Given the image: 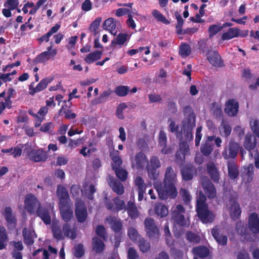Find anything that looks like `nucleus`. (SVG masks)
Instances as JSON below:
<instances>
[{
  "mask_svg": "<svg viewBox=\"0 0 259 259\" xmlns=\"http://www.w3.org/2000/svg\"><path fill=\"white\" fill-rule=\"evenodd\" d=\"M105 205L106 208L112 212H118L125 209V204L123 200L116 196L112 200L105 198Z\"/></svg>",
  "mask_w": 259,
  "mask_h": 259,
  "instance_id": "nucleus-4",
  "label": "nucleus"
},
{
  "mask_svg": "<svg viewBox=\"0 0 259 259\" xmlns=\"http://www.w3.org/2000/svg\"><path fill=\"white\" fill-rule=\"evenodd\" d=\"M219 131L222 136L227 138L230 135L232 127L227 120L223 119L219 127Z\"/></svg>",
  "mask_w": 259,
  "mask_h": 259,
  "instance_id": "nucleus-36",
  "label": "nucleus"
},
{
  "mask_svg": "<svg viewBox=\"0 0 259 259\" xmlns=\"http://www.w3.org/2000/svg\"><path fill=\"white\" fill-rule=\"evenodd\" d=\"M24 206L27 211L31 215H35L41 204L37 198L32 193L27 194L24 198Z\"/></svg>",
  "mask_w": 259,
  "mask_h": 259,
  "instance_id": "nucleus-2",
  "label": "nucleus"
},
{
  "mask_svg": "<svg viewBox=\"0 0 259 259\" xmlns=\"http://www.w3.org/2000/svg\"><path fill=\"white\" fill-rule=\"evenodd\" d=\"M103 27L104 29L108 30L114 36L117 34L115 30L116 23L113 18H109L106 19L103 23Z\"/></svg>",
  "mask_w": 259,
  "mask_h": 259,
  "instance_id": "nucleus-37",
  "label": "nucleus"
},
{
  "mask_svg": "<svg viewBox=\"0 0 259 259\" xmlns=\"http://www.w3.org/2000/svg\"><path fill=\"white\" fill-rule=\"evenodd\" d=\"M127 235L131 240L136 242L141 238L138 231L133 227H130L127 231Z\"/></svg>",
  "mask_w": 259,
  "mask_h": 259,
  "instance_id": "nucleus-58",
  "label": "nucleus"
},
{
  "mask_svg": "<svg viewBox=\"0 0 259 259\" xmlns=\"http://www.w3.org/2000/svg\"><path fill=\"white\" fill-rule=\"evenodd\" d=\"M178 182L177 174L173 168L169 166L166 169L163 180V185L176 188V184Z\"/></svg>",
  "mask_w": 259,
  "mask_h": 259,
  "instance_id": "nucleus-10",
  "label": "nucleus"
},
{
  "mask_svg": "<svg viewBox=\"0 0 259 259\" xmlns=\"http://www.w3.org/2000/svg\"><path fill=\"white\" fill-rule=\"evenodd\" d=\"M116 177L122 182H124L127 178V171L122 168H116L113 170Z\"/></svg>",
  "mask_w": 259,
  "mask_h": 259,
  "instance_id": "nucleus-56",
  "label": "nucleus"
},
{
  "mask_svg": "<svg viewBox=\"0 0 259 259\" xmlns=\"http://www.w3.org/2000/svg\"><path fill=\"white\" fill-rule=\"evenodd\" d=\"M191 53L190 46L186 43H181L179 46V54L182 58H185L189 56Z\"/></svg>",
  "mask_w": 259,
  "mask_h": 259,
  "instance_id": "nucleus-44",
  "label": "nucleus"
},
{
  "mask_svg": "<svg viewBox=\"0 0 259 259\" xmlns=\"http://www.w3.org/2000/svg\"><path fill=\"white\" fill-rule=\"evenodd\" d=\"M35 235L34 231H31L26 227L24 228L22 230L24 243L27 246L32 245L34 243Z\"/></svg>",
  "mask_w": 259,
  "mask_h": 259,
  "instance_id": "nucleus-29",
  "label": "nucleus"
},
{
  "mask_svg": "<svg viewBox=\"0 0 259 259\" xmlns=\"http://www.w3.org/2000/svg\"><path fill=\"white\" fill-rule=\"evenodd\" d=\"M185 209L181 204H178L171 211V219L178 225L182 226H188L189 223H187L185 218L184 214Z\"/></svg>",
  "mask_w": 259,
  "mask_h": 259,
  "instance_id": "nucleus-5",
  "label": "nucleus"
},
{
  "mask_svg": "<svg viewBox=\"0 0 259 259\" xmlns=\"http://www.w3.org/2000/svg\"><path fill=\"white\" fill-rule=\"evenodd\" d=\"M130 89L127 85H119L115 88L114 93L119 97L126 96L130 92Z\"/></svg>",
  "mask_w": 259,
  "mask_h": 259,
  "instance_id": "nucleus-49",
  "label": "nucleus"
},
{
  "mask_svg": "<svg viewBox=\"0 0 259 259\" xmlns=\"http://www.w3.org/2000/svg\"><path fill=\"white\" fill-rule=\"evenodd\" d=\"M102 55V51L97 50L88 54L84 60L87 63L90 64L100 59L101 58Z\"/></svg>",
  "mask_w": 259,
  "mask_h": 259,
  "instance_id": "nucleus-39",
  "label": "nucleus"
},
{
  "mask_svg": "<svg viewBox=\"0 0 259 259\" xmlns=\"http://www.w3.org/2000/svg\"><path fill=\"white\" fill-rule=\"evenodd\" d=\"M54 79V77H46L42 80H40V81L37 84V85L36 86V87L32 88L31 84L29 86V90H32L33 92L30 93V94L33 95L34 93H36L38 92H39L44 89H45L48 86V84L51 82Z\"/></svg>",
  "mask_w": 259,
  "mask_h": 259,
  "instance_id": "nucleus-28",
  "label": "nucleus"
},
{
  "mask_svg": "<svg viewBox=\"0 0 259 259\" xmlns=\"http://www.w3.org/2000/svg\"><path fill=\"white\" fill-rule=\"evenodd\" d=\"M235 231L238 235L243 236L247 234V229L245 224L241 221H239L236 223Z\"/></svg>",
  "mask_w": 259,
  "mask_h": 259,
  "instance_id": "nucleus-48",
  "label": "nucleus"
},
{
  "mask_svg": "<svg viewBox=\"0 0 259 259\" xmlns=\"http://www.w3.org/2000/svg\"><path fill=\"white\" fill-rule=\"evenodd\" d=\"M197 215L203 224L212 223L215 218L212 211L208 209V205L196 208Z\"/></svg>",
  "mask_w": 259,
  "mask_h": 259,
  "instance_id": "nucleus-8",
  "label": "nucleus"
},
{
  "mask_svg": "<svg viewBox=\"0 0 259 259\" xmlns=\"http://www.w3.org/2000/svg\"><path fill=\"white\" fill-rule=\"evenodd\" d=\"M7 238L5 227L0 226V250H2L6 247L5 242L7 241Z\"/></svg>",
  "mask_w": 259,
  "mask_h": 259,
  "instance_id": "nucleus-54",
  "label": "nucleus"
},
{
  "mask_svg": "<svg viewBox=\"0 0 259 259\" xmlns=\"http://www.w3.org/2000/svg\"><path fill=\"white\" fill-rule=\"evenodd\" d=\"M256 139L251 134H247L245 136L243 146L248 150L250 155L252 157L251 151L253 150L256 146Z\"/></svg>",
  "mask_w": 259,
  "mask_h": 259,
  "instance_id": "nucleus-26",
  "label": "nucleus"
},
{
  "mask_svg": "<svg viewBox=\"0 0 259 259\" xmlns=\"http://www.w3.org/2000/svg\"><path fill=\"white\" fill-rule=\"evenodd\" d=\"M202 185L203 190L208 198L212 199L216 197L215 188L209 180L203 181Z\"/></svg>",
  "mask_w": 259,
  "mask_h": 259,
  "instance_id": "nucleus-23",
  "label": "nucleus"
},
{
  "mask_svg": "<svg viewBox=\"0 0 259 259\" xmlns=\"http://www.w3.org/2000/svg\"><path fill=\"white\" fill-rule=\"evenodd\" d=\"M222 29L223 27H221L220 25L213 24L209 26L208 29L209 38H211L214 35H216Z\"/></svg>",
  "mask_w": 259,
  "mask_h": 259,
  "instance_id": "nucleus-62",
  "label": "nucleus"
},
{
  "mask_svg": "<svg viewBox=\"0 0 259 259\" xmlns=\"http://www.w3.org/2000/svg\"><path fill=\"white\" fill-rule=\"evenodd\" d=\"M112 91L110 90L104 91L100 95L99 97L96 99L97 104L102 103L106 101L107 99L111 94Z\"/></svg>",
  "mask_w": 259,
  "mask_h": 259,
  "instance_id": "nucleus-61",
  "label": "nucleus"
},
{
  "mask_svg": "<svg viewBox=\"0 0 259 259\" xmlns=\"http://www.w3.org/2000/svg\"><path fill=\"white\" fill-rule=\"evenodd\" d=\"M186 238L187 240L191 243H198L200 241V237L196 234L191 231H187L186 232Z\"/></svg>",
  "mask_w": 259,
  "mask_h": 259,
  "instance_id": "nucleus-60",
  "label": "nucleus"
},
{
  "mask_svg": "<svg viewBox=\"0 0 259 259\" xmlns=\"http://www.w3.org/2000/svg\"><path fill=\"white\" fill-rule=\"evenodd\" d=\"M215 136H207L202 142L200 146L201 154L206 157L209 156L214 149L213 141Z\"/></svg>",
  "mask_w": 259,
  "mask_h": 259,
  "instance_id": "nucleus-13",
  "label": "nucleus"
},
{
  "mask_svg": "<svg viewBox=\"0 0 259 259\" xmlns=\"http://www.w3.org/2000/svg\"><path fill=\"white\" fill-rule=\"evenodd\" d=\"M101 21L102 18L101 17H98L90 24L89 30L94 33V35H96L97 34V30L98 29Z\"/></svg>",
  "mask_w": 259,
  "mask_h": 259,
  "instance_id": "nucleus-63",
  "label": "nucleus"
},
{
  "mask_svg": "<svg viewBox=\"0 0 259 259\" xmlns=\"http://www.w3.org/2000/svg\"><path fill=\"white\" fill-rule=\"evenodd\" d=\"M239 107V103L234 99H230L226 102L224 111L229 116L233 117L238 113Z\"/></svg>",
  "mask_w": 259,
  "mask_h": 259,
  "instance_id": "nucleus-14",
  "label": "nucleus"
},
{
  "mask_svg": "<svg viewBox=\"0 0 259 259\" xmlns=\"http://www.w3.org/2000/svg\"><path fill=\"white\" fill-rule=\"evenodd\" d=\"M128 35L125 33H119L115 39L112 40L111 42V46H115L117 45L122 46L127 39Z\"/></svg>",
  "mask_w": 259,
  "mask_h": 259,
  "instance_id": "nucleus-46",
  "label": "nucleus"
},
{
  "mask_svg": "<svg viewBox=\"0 0 259 259\" xmlns=\"http://www.w3.org/2000/svg\"><path fill=\"white\" fill-rule=\"evenodd\" d=\"M168 122H170L168 125L170 132L172 133H175L177 137H182V132H179V125H176L175 122L174 121H172L170 118L168 119Z\"/></svg>",
  "mask_w": 259,
  "mask_h": 259,
  "instance_id": "nucleus-57",
  "label": "nucleus"
},
{
  "mask_svg": "<svg viewBox=\"0 0 259 259\" xmlns=\"http://www.w3.org/2000/svg\"><path fill=\"white\" fill-rule=\"evenodd\" d=\"M56 194L59 199V206H65L66 204L71 203L68 191L63 185L57 186Z\"/></svg>",
  "mask_w": 259,
  "mask_h": 259,
  "instance_id": "nucleus-11",
  "label": "nucleus"
},
{
  "mask_svg": "<svg viewBox=\"0 0 259 259\" xmlns=\"http://www.w3.org/2000/svg\"><path fill=\"white\" fill-rule=\"evenodd\" d=\"M51 231L54 237L57 240H62L64 239L62 227L58 223H53L51 226Z\"/></svg>",
  "mask_w": 259,
  "mask_h": 259,
  "instance_id": "nucleus-32",
  "label": "nucleus"
},
{
  "mask_svg": "<svg viewBox=\"0 0 259 259\" xmlns=\"http://www.w3.org/2000/svg\"><path fill=\"white\" fill-rule=\"evenodd\" d=\"M35 215L38 217L44 223L47 225H50L52 219L49 209L44 206L38 207Z\"/></svg>",
  "mask_w": 259,
  "mask_h": 259,
  "instance_id": "nucleus-22",
  "label": "nucleus"
},
{
  "mask_svg": "<svg viewBox=\"0 0 259 259\" xmlns=\"http://www.w3.org/2000/svg\"><path fill=\"white\" fill-rule=\"evenodd\" d=\"M140 250L143 253L147 252L150 249V244L149 242L143 238H139L137 241Z\"/></svg>",
  "mask_w": 259,
  "mask_h": 259,
  "instance_id": "nucleus-50",
  "label": "nucleus"
},
{
  "mask_svg": "<svg viewBox=\"0 0 259 259\" xmlns=\"http://www.w3.org/2000/svg\"><path fill=\"white\" fill-rule=\"evenodd\" d=\"M154 210L155 214L161 218L165 217L168 212V208L165 205L161 203H155Z\"/></svg>",
  "mask_w": 259,
  "mask_h": 259,
  "instance_id": "nucleus-35",
  "label": "nucleus"
},
{
  "mask_svg": "<svg viewBox=\"0 0 259 259\" xmlns=\"http://www.w3.org/2000/svg\"><path fill=\"white\" fill-rule=\"evenodd\" d=\"M72 205V203H69L66 204L65 206H59L61 217L66 223L71 220L73 215Z\"/></svg>",
  "mask_w": 259,
  "mask_h": 259,
  "instance_id": "nucleus-20",
  "label": "nucleus"
},
{
  "mask_svg": "<svg viewBox=\"0 0 259 259\" xmlns=\"http://www.w3.org/2000/svg\"><path fill=\"white\" fill-rule=\"evenodd\" d=\"M248 226L253 234L259 233V218L256 212L251 213L248 218Z\"/></svg>",
  "mask_w": 259,
  "mask_h": 259,
  "instance_id": "nucleus-18",
  "label": "nucleus"
},
{
  "mask_svg": "<svg viewBox=\"0 0 259 259\" xmlns=\"http://www.w3.org/2000/svg\"><path fill=\"white\" fill-rule=\"evenodd\" d=\"M228 176L230 179L237 180L239 176V171L237 164L233 161L227 162Z\"/></svg>",
  "mask_w": 259,
  "mask_h": 259,
  "instance_id": "nucleus-27",
  "label": "nucleus"
},
{
  "mask_svg": "<svg viewBox=\"0 0 259 259\" xmlns=\"http://www.w3.org/2000/svg\"><path fill=\"white\" fill-rule=\"evenodd\" d=\"M195 167L191 164H187L181 169V174L183 180L185 181L191 180L195 172Z\"/></svg>",
  "mask_w": 259,
  "mask_h": 259,
  "instance_id": "nucleus-21",
  "label": "nucleus"
},
{
  "mask_svg": "<svg viewBox=\"0 0 259 259\" xmlns=\"http://www.w3.org/2000/svg\"><path fill=\"white\" fill-rule=\"evenodd\" d=\"M135 161L138 168H143L148 164L146 155L142 152L138 153L135 156Z\"/></svg>",
  "mask_w": 259,
  "mask_h": 259,
  "instance_id": "nucleus-38",
  "label": "nucleus"
},
{
  "mask_svg": "<svg viewBox=\"0 0 259 259\" xmlns=\"http://www.w3.org/2000/svg\"><path fill=\"white\" fill-rule=\"evenodd\" d=\"M211 234L219 244L222 246H225L227 244V236L225 235L220 234L218 229L213 228L211 230Z\"/></svg>",
  "mask_w": 259,
  "mask_h": 259,
  "instance_id": "nucleus-34",
  "label": "nucleus"
},
{
  "mask_svg": "<svg viewBox=\"0 0 259 259\" xmlns=\"http://www.w3.org/2000/svg\"><path fill=\"white\" fill-rule=\"evenodd\" d=\"M53 42H51L50 46L47 48V51L43 52L38 55L34 60L35 64L43 63L50 59L54 58L57 53L56 49H53Z\"/></svg>",
  "mask_w": 259,
  "mask_h": 259,
  "instance_id": "nucleus-9",
  "label": "nucleus"
},
{
  "mask_svg": "<svg viewBox=\"0 0 259 259\" xmlns=\"http://www.w3.org/2000/svg\"><path fill=\"white\" fill-rule=\"evenodd\" d=\"M62 231L63 235L67 237L70 238L73 240L76 237V233L75 229H72L71 226L68 224L65 223L62 226Z\"/></svg>",
  "mask_w": 259,
  "mask_h": 259,
  "instance_id": "nucleus-40",
  "label": "nucleus"
},
{
  "mask_svg": "<svg viewBox=\"0 0 259 259\" xmlns=\"http://www.w3.org/2000/svg\"><path fill=\"white\" fill-rule=\"evenodd\" d=\"M158 143L159 146L161 148L162 154L165 155L172 152V148L167 146V137L163 131H160L159 133Z\"/></svg>",
  "mask_w": 259,
  "mask_h": 259,
  "instance_id": "nucleus-19",
  "label": "nucleus"
},
{
  "mask_svg": "<svg viewBox=\"0 0 259 259\" xmlns=\"http://www.w3.org/2000/svg\"><path fill=\"white\" fill-rule=\"evenodd\" d=\"M152 15L157 21L166 25L170 24V21L157 10H153L152 12Z\"/></svg>",
  "mask_w": 259,
  "mask_h": 259,
  "instance_id": "nucleus-51",
  "label": "nucleus"
},
{
  "mask_svg": "<svg viewBox=\"0 0 259 259\" xmlns=\"http://www.w3.org/2000/svg\"><path fill=\"white\" fill-rule=\"evenodd\" d=\"M183 128L193 130L196 125L195 115L187 116L182 122Z\"/></svg>",
  "mask_w": 259,
  "mask_h": 259,
  "instance_id": "nucleus-42",
  "label": "nucleus"
},
{
  "mask_svg": "<svg viewBox=\"0 0 259 259\" xmlns=\"http://www.w3.org/2000/svg\"><path fill=\"white\" fill-rule=\"evenodd\" d=\"M5 220L7 222V226L9 228H15L17 224V219L13 214V210L10 206H7L5 208L3 212Z\"/></svg>",
  "mask_w": 259,
  "mask_h": 259,
  "instance_id": "nucleus-17",
  "label": "nucleus"
},
{
  "mask_svg": "<svg viewBox=\"0 0 259 259\" xmlns=\"http://www.w3.org/2000/svg\"><path fill=\"white\" fill-rule=\"evenodd\" d=\"M125 209L127 211L128 217L132 219H136L139 217V211L134 202L131 200L127 202V207H125L124 210Z\"/></svg>",
  "mask_w": 259,
  "mask_h": 259,
  "instance_id": "nucleus-31",
  "label": "nucleus"
},
{
  "mask_svg": "<svg viewBox=\"0 0 259 259\" xmlns=\"http://www.w3.org/2000/svg\"><path fill=\"white\" fill-rule=\"evenodd\" d=\"M60 28V25L58 24H55V25L53 26L47 33L42 35L40 37L37 39L38 43L40 45L44 41L46 42L49 41L51 36H52L54 33L57 32Z\"/></svg>",
  "mask_w": 259,
  "mask_h": 259,
  "instance_id": "nucleus-33",
  "label": "nucleus"
},
{
  "mask_svg": "<svg viewBox=\"0 0 259 259\" xmlns=\"http://www.w3.org/2000/svg\"><path fill=\"white\" fill-rule=\"evenodd\" d=\"M159 198L161 200H166L168 197L175 198L178 195V191L176 188L170 187L163 185V188L157 189Z\"/></svg>",
  "mask_w": 259,
  "mask_h": 259,
  "instance_id": "nucleus-12",
  "label": "nucleus"
},
{
  "mask_svg": "<svg viewBox=\"0 0 259 259\" xmlns=\"http://www.w3.org/2000/svg\"><path fill=\"white\" fill-rule=\"evenodd\" d=\"M92 240L93 250L97 253L101 252L104 249L105 245L104 242L97 237H94Z\"/></svg>",
  "mask_w": 259,
  "mask_h": 259,
  "instance_id": "nucleus-43",
  "label": "nucleus"
},
{
  "mask_svg": "<svg viewBox=\"0 0 259 259\" xmlns=\"http://www.w3.org/2000/svg\"><path fill=\"white\" fill-rule=\"evenodd\" d=\"M237 31L238 28H229L227 32H224L222 35V39L223 40H229L234 37H238Z\"/></svg>",
  "mask_w": 259,
  "mask_h": 259,
  "instance_id": "nucleus-45",
  "label": "nucleus"
},
{
  "mask_svg": "<svg viewBox=\"0 0 259 259\" xmlns=\"http://www.w3.org/2000/svg\"><path fill=\"white\" fill-rule=\"evenodd\" d=\"M175 15L177 20V24L176 26L177 32L178 34H182V28L184 24V20L181 15L178 12H175Z\"/></svg>",
  "mask_w": 259,
  "mask_h": 259,
  "instance_id": "nucleus-52",
  "label": "nucleus"
},
{
  "mask_svg": "<svg viewBox=\"0 0 259 259\" xmlns=\"http://www.w3.org/2000/svg\"><path fill=\"white\" fill-rule=\"evenodd\" d=\"M207 172L210 179L214 183H219L220 180V172L215 164L211 162L206 165Z\"/></svg>",
  "mask_w": 259,
  "mask_h": 259,
  "instance_id": "nucleus-24",
  "label": "nucleus"
},
{
  "mask_svg": "<svg viewBox=\"0 0 259 259\" xmlns=\"http://www.w3.org/2000/svg\"><path fill=\"white\" fill-rule=\"evenodd\" d=\"M250 128L256 137L259 138V120L254 119L250 122Z\"/></svg>",
  "mask_w": 259,
  "mask_h": 259,
  "instance_id": "nucleus-64",
  "label": "nucleus"
},
{
  "mask_svg": "<svg viewBox=\"0 0 259 259\" xmlns=\"http://www.w3.org/2000/svg\"><path fill=\"white\" fill-rule=\"evenodd\" d=\"M110 186L112 190L117 195H121L124 193V187L123 185L117 179L111 181Z\"/></svg>",
  "mask_w": 259,
  "mask_h": 259,
  "instance_id": "nucleus-41",
  "label": "nucleus"
},
{
  "mask_svg": "<svg viewBox=\"0 0 259 259\" xmlns=\"http://www.w3.org/2000/svg\"><path fill=\"white\" fill-rule=\"evenodd\" d=\"M111 159L113 161L111 163L112 169L113 170L116 168H119L121 167L122 164V161L121 158L118 155H111Z\"/></svg>",
  "mask_w": 259,
  "mask_h": 259,
  "instance_id": "nucleus-55",
  "label": "nucleus"
},
{
  "mask_svg": "<svg viewBox=\"0 0 259 259\" xmlns=\"http://www.w3.org/2000/svg\"><path fill=\"white\" fill-rule=\"evenodd\" d=\"M144 225L146 234L150 239L158 238L160 235L159 229L153 218H146L144 220Z\"/></svg>",
  "mask_w": 259,
  "mask_h": 259,
  "instance_id": "nucleus-3",
  "label": "nucleus"
},
{
  "mask_svg": "<svg viewBox=\"0 0 259 259\" xmlns=\"http://www.w3.org/2000/svg\"><path fill=\"white\" fill-rule=\"evenodd\" d=\"M60 115H65V117L68 119H73L76 117V114L75 113L71 112V111L68 109L65 108L64 106H62L59 111Z\"/></svg>",
  "mask_w": 259,
  "mask_h": 259,
  "instance_id": "nucleus-53",
  "label": "nucleus"
},
{
  "mask_svg": "<svg viewBox=\"0 0 259 259\" xmlns=\"http://www.w3.org/2000/svg\"><path fill=\"white\" fill-rule=\"evenodd\" d=\"M206 201L205 195L202 191H200L196 200V208L208 205Z\"/></svg>",
  "mask_w": 259,
  "mask_h": 259,
  "instance_id": "nucleus-59",
  "label": "nucleus"
},
{
  "mask_svg": "<svg viewBox=\"0 0 259 259\" xmlns=\"http://www.w3.org/2000/svg\"><path fill=\"white\" fill-rule=\"evenodd\" d=\"M107 220L110 225L111 229L115 233L114 247L117 248L119 247L121 240L122 223L119 218L115 217H110Z\"/></svg>",
  "mask_w": 259,
  "mask_h": 259,
  "instance_id": "nucleus-1",
  "label": "nucleus"
},
{
  "mask_svg": "<svg viewBox=\"0 0 259 259\" xmlns=\"http://www.w3.org/2000/svg\"><path fill=\"white\" fill-rule=\"evenodd\" d=\"M75 214L78 222L82 223L88 218V211L85 204L81 200H78L75 204Z\"/></svg>",
  "mask_w": 259,
  "mask_h": 259,
  "instance_id": "nucleus-7",
  "label": "nucleus"
},
{
  "mask_svg": "<svg viewBox=\"0 0 259 259\" xmlns=\"http://www.w3.org/2000/svg\"><path fill=\"white\" fill-rule=\"evenodd\" d=\"M207 59L214 67H222L224 66L223 60L217 51H209L207 53Z\"/></svg>",
  "mask_w": 259,
  "mask_h": 259,
  "instance_id": "nucleus-16",
  "label": "nucleus"
},
{
  "mask_svg": "<svg viewBox=\"0 0 259 259\" xmlns=\"http://www.w3.org/2000/svg\"><path fill=\"white\" fill-rule=\"evenodd\" d=\"M254 176V166L252 163L249 164L247 167H244L241 174L243 182L245 184L250 183Z\"/></svg>",
  "mask_w": 259,
  "mask_h": 259,
  "instance_id": "nucleus-25",
  "label": "nucleus"
},
{
  "mask_svg": "<svg viewBox=\"0 0 259 259\" xmlns=\"http://www.w3.org/2000/svg\"><path fill=\"white\" fill-rule=\"evenodd\" d=\"M193 253L200 258H204L209 255L210 251L204 245L195 247L192 250Z\"/></svg>",
  "mask_w": 259,
  "mask_h": 259,
  "instance_id": "nucleus-30",
  "label": "nucleus"
},
{
  "mask_svg": "<svg viewBox=\"0 0 259 259\" xmlns=\"http://www.w3.org/2000/svg\"><path fill=\"white\" fill-rule=\"evenodd\" d=\"M231 210L232 211L231 217L233 219H238L241 215V210L239 204L234 201L231 205Z\"/></svg>",
  "mask_w": 259,
  "mask_h": 259,
  "instance_id": "nucleus-47",
  "label": "nucleus"
},
{
  "mask_svg": "<svg viewBox=\"0 0 259 259\" xmlns=\"http://www.w3.org/2000/svg\"><path fill=\"white\" fill-rule=\"evenodd\" d=\"M239 144L234 141H230L227 146H226L222 152L223 158L226 160L235 159L238 153Z\"/></svg>",
  "mask_w": 259,
  "mask_h": 259,
  "instance_id": "nucleus-6",
  "label": "nucleus"
},
{
  "mask_svg": "<svg viewBox=\"0 0 259 259\" xmlns=\"http://www.w3.org/2000/svg\"><path fill=\"white\" fill-rule=\"evenodd\" d=\"M28 158L35 162L45 161L48 158L47 153L41 149H31L28 152Z\"/></svg>",
  "mask_w": 259,
  "mask_h": 259,
  "instance_id": "nucleus-15",
  "label": "nucleus"
}]
</instances>
